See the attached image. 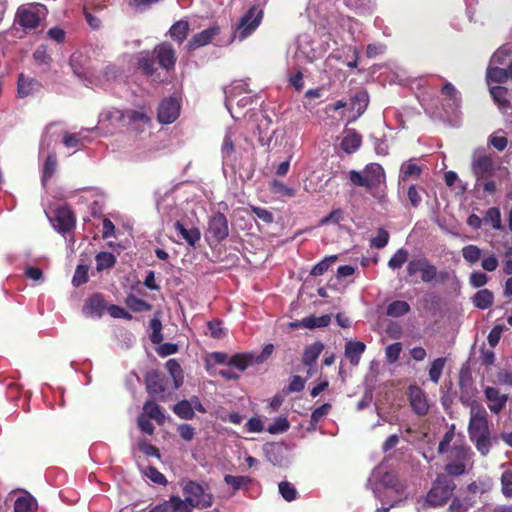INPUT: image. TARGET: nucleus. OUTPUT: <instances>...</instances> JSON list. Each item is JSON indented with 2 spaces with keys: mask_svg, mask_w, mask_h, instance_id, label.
<instances>
[{
  "mask_svg": "<svg viewBox=\"0 0 512 512\" xmlns=\"http://www.w3.org/2000/svg\"><path fill=\"white\" fill-rule=\"evenodd\" d=\"M252 364V356L248 354H235L229 361L228 365L244 371L249 365Z\"/></svg>",
  "mask_w": 512,
  "mask_h": 512,
  "instance_id": "53",
  "label": "nucleus"
},
{
  "mask_svg": "<svg viewBox=\"0 0 512 512\" xmlns=\"http://www.w3.org/2000/svg\"><path fill=\"white\" fill-rule=\"evenodd\" d=\"M422 172V168L416 163L415 159H410L403 163L400 169L399 183L409 178H418Z\"/></svg>",
  "mask_w": 512,
  "mask_h": 512,
  "instance_id": "31",
  "label": "nucleus"
},
{
  "mask_svg": "<svg viewBox=\"0 0 512 512\" xmlns=\"http://www.w3.org/2000/svg\"><path fill=\"white\" fill-rule=\"evenodd\" d=\"M225 93V106L232 118L239 119V116L233 112V101L236 97L242 94H249L248 83L243 80L234 81L230 86L224 89Z\"/></svg>",
  "mask_w": 512,
  "mask_h": 512,
  "instance_id": "16",
  "label": "nucleus"
},
{
  "mask_svg": "<svg viewBox=\"0 0 512 512\" xmlns=\"http://www.w3.org/2000/svg\"><path fill=\"white\" fill-rule=\"evenodd\" d=\"M53 228L64 235L75 227V217L66 206H59L51 214H47Z\"/></svg>",
  "mask_w": 512,
  "mask_h": 512,
  "instance_id": "13",
  "label": "nucleus"
},
{
  "mask_svg": "<svg viewBox=\"0 0 512 512\" xmlns=\"http://www.w3.org/2000/svg\"><path fill=\"white\" fill-rule=\"evenodd\" d=\"M278 491L281 497L287 502L296 500L299 495L295 486L288 481H281L278 484Z\"/></svg>",
  "mask_w": 512,
  "mask_h": 512,
  "instance_id": "46",
  "label": "nucleus"
},
{
  "mask_svg": "<svg viewBox=\"0 0 512 512\" xmlns=\"http://www.w3.org/2000/svg\"><path fill=\"white\" fill-rule=\"evenodd\" d=\"M37 500L29 493L18 496L13 505V512H37Z\"/></svg>",
  "mask_w": 512,
  "mask_h": 512,
  "instance_id": "25",
  "label": "nucleus"
},
{
  "mask_svg": "<svg viewBox=\"0 0 512 512\" xmlns=\"http://www.w3.org/2000/svg\"><path fill=\"white\" fill-rule=\"evenodd\" d=\"M468 434L481 455L486 456L490 451L491 442L487 412L483 407H471Z\"/></svg>",
  "mask_w": 512,
  "mask_h": 512,
  "instance_id": "2",
  "label": "nucleus"
},
{
  "mask_svg": "<svg viewBox=\"0 0 512 512\" xmlns=\"http://www.w3.org/2000/svg\"><path fill=\"white\" fill-rule=\"evenodd\" d=\"M240 135L233 129H228L222 143L221 155L223 161V171L226 173L227 168L233 172L236 169L237 162V142Z\"/></svg>",
  "mask_w": 512,
  "mask_h": 512,
  "instance_id": "10",
  "label": "nucleus"
},
{
  "mask_svg": "<svg viewBox=\"0 0 512 512\" xmlns=\"http://www.w3.org/2000/svg\"><path fill=\"white\" fill-rule=\"evenodd\" d=\"M389 242V233L384 228H379L377 236L371 239V247L384 248Z\"/></svg>",
  "mask_w": 512,
  "mask_h": 512,
  "instance_id": "62",
  "label": "nucleus"
},
{
  "mask_svg": "<svg viewBox=\"0 0 512 512\" xmlns=\"http://www.w3.org/2000/svg\"><path fill=\"white\" fill-rule=\"evenodd\" d=\"M158 64L166 71L173 70L176 64V52L169 43H162L155 47Z\"/></svg>",
  "mask_w": 512,
  "mask_h": 512,
  "instance_id": "17",
  "label": "nucleus"
},
{
  "mask_svg": "<svg viewBox=\"0 0 512 512\" xmlns=\"http://www.w3.org/2000/svg\"><path fill=\"white\" fill-rule=\"evenodd\" d=\"M321 50L315 46V42L307 34L300 35L296 42L294 58L299 63H312L321 57Z\"/></svg>",
  "mask_w": 512,
  "mask_h": 512,
  "instance_id": "11",
  "label": "nucleus"
},
{
  "mask_svg": "<svg viewBox=\"0 0 512 512\" xmlns=\"http://www.w3.org/2000/svg\"><path fill=\"white\" fill-rule=\"evenodd\" d=\"M173 412L181 419L190 420L194 417L190 400H182L173 407Z\"/></svg>",
  "mask_w": 512,
  "mask_h": 512,
  "instance_id": "47",
  "label": "nucleus"
},
{
  "mask_svg": "<svg viewBox=\"0 0 512 512\" xmlns=\"http://www.w3.org/2000/svg\"><path fill=\"white\" fill-rule=\"evenodd\" d=\"M481 267L487 272H493L497 269L499 261L495 254L484 253L482 256Z\"/></svg>",
  "mask_w": 512,
  "mask_h": 512,
  "instance_id": "61",
  "label": "nucleus"
},
{
  "mask_svg": "<svg viewBox=\"0 0 512 512\" xmlns=\"http://www.w3.org/2000/svg\"><path fill=\"white\" fill-rule=\"evenodd\" d=\"M152 119L144 107L139 109H126L124 126L131 132L139 134L151 126Z\"/></svg>",
  "mask_w": 512,
  "mask_h": 512,
  "instance_id": "12",
  "label": "nucleus"
},
{
  "mask_svg": "<svg viewBox=\"0 0 512 512\" xmlns=\"http://www.w3.org/2000/svg\"><path fill=\"white\" fill-rule=\"evenodd\" d=\"M445 364H446L445 357H439L431 363V366L429 369V378L433 383L438 384Z\"/></svg>",
  "mask_w": 512,
  "mask_h": 512,
  "instance_id": "50",
  "label": "nucleus"
},
{
  "mask_svg": "<svg viewBox=\"0 0 512 512\" xmlns=\"http://www.w3.org/2000/svg\"><path fill=\"white\" fill-rule=\"evenodd\" d=\"M454 489L455 484L452 480L446 476H439L427 493L425 502L430 507L443 506L450 498Z\"/></svg>",
  "mask_w": 512,
  "mask_h": 512,
  "instance_id": "6",
  "label": "nucleus"
},
{
  "mask_svg": "<svg viewBox=\"0 0 512 512\" xmlns=\"http://www.w3.org/2000/svg\"><path fill=\"white\" fill-rule=\"evenodd\" d=\"M224 482L232 487L233 491L236 492L240 489H248V486L252 483V478L249 476H234L227 474L224 476Z\"/></svg>",
  "mask_w": 512,
  "mask_h": 512,
  "instance_id": "38",
  "label": "nucleus"
},
{
  "mask_svg": "<svg viewBox=\"0 0 512 512\" xmlns=\"http://www.w3.org/2000/svg\"><path fill=\"white\" fill-rule=\"evenodd\" d=\"M368 102V94L366 92H358L351 99V109L360 116L366 110Z\"/></svg>",
  "mask_w": 512,
  "mask_h": 512,
  "instance_id": "44",
  "label": "nucleus"
},
{
  "mask_svg": "<svg viewBox=\"0 0 512 512\" xmlns=\"http://www.w3.org/2000/svg\"><path fill=\"white\" fill-rule=\"evenodd\" d=\"M453 462L446 464L445 471L451 476H460L466 472V464L473 465V452L468 446H454L450 451Z\"/></svg>",
  "mask_w": 512,
  "mask_h": 512,
  "instance_id": "7",
  "label": "nucleus"
},
{
  "mask_svg": "<svg viewBox=\"0 0 512 512\" xmlns=\"http://www.w3.org/2000/svg\"><path fill=\"white\" fill-rule=\"evenodd\" d=\"M229 235V226L227 217L218 212L212 215L208 221L206 237L208 240H213L217 243L225 240Z\"/></svg>",
  "mask_w": 512,
  "mask_h": 512,
  "instance_id": "15",
  "label": "nucleus"
},
{
  "mask_svg": "<svg viewBox=\"0 0 512 512\" xmlns=\"http://www.w3.org/2000/svg\"><path fill=\"white\" fill-rule=\"evenodd\" d=\"M331 322V316L330 315H322V316H309L306 318H303L301 320V323L303 325V328L313 330L316 328H324L327 327Z\"/></svg>",
  "mask_w": 512,
  "mask_h": 512,
  "instance_id": "35",
  "label": "nucleus"
},
{
  "mask_svg": "<svg viewBox=\"0 0 512 512\" xmlns=\"http://www.w3.org/2000/svg\"><path fill=\"white\" fill-rule=\"evenodd\" d=\"M361 145V136L355 131L348 130L343 136L340 147L347 154H352L359 149Z\"/></svg>",
  "mask_w": 512,
  "mask_h": 512,
  "instance_id": "28",
  "label": "nucleus"
},
{
  "mask_svg": "<svg viewBox=\"0 0 512 512\" xmlns=\"http://www.w3.org/2000/svg\"><path fill=\"white\" fill-rule=\"evenodd\" d=\"M290 427L289 421L286 417H277L272 424L267 427V432L272 435H277L286 432Z\"/></svg>",
  "mask_w": 512,
  "mask_h": 512,
  "instance_id": "55",
  "label": "nucleus"
},
{
  "mask_svg": "<svg viewBox=\"0 0 512 512\" xmlns=\"http://www.w3.org/2000/svg\"><path fill=\"white\" fill-rule=\"evenodd\" d=\"M337 260V256L336 255H330V256H327L325 257L324 259H322L320 262H318L317 264H315L311 271H310V274L312 276H321L323 275L329 268L330 266L336 262Z\"/></svg>",
  "mask_w": 512,
  "mask_h": 512,
  "instance_id": "52",
  "label": "nucleus"
},
{
  "mask_svg": "<svg viewBox=\"0 0 512 512\" xmlns=\"http://www.w3.org/2000/svg\"><path fill=\"white\" fill-rule=\"evenodd\" d=\"M125 113L126 109L121 110L113 107L103 109L99 114V123H109L113 127H117L118 125L124 126Z\"/></svg>",
  "mask_w": 512,
  "mask_h": 512,
  "instance_id": "23",
  "label": "nucleus"
},
{
  "mask_svg": "<svg viewBox=\"0 0 512 512\" xmlns=\"http://www.w3.org/2000/svg\"><path fill=\"white\" fill-rule=\"evenodd\" d=\"M188 30L189 23L185 20H179L171 26L169 34L173 40L182 43L187 37Z\"/></svg>",
  "mask_w": 512,
  "mask_h": 512,
  "instance_id": "39",
  "label": "nucleus"
},
{
  "mask_svg": "<svg viewBox=\"0 0 512 512\" xmlns=\"http://www.w3.org/2000/svg\"><path fill=\"white\" fill-rule=\"evenodd\" d=\"M166 368L174 379L175 387L178 388L182 382V369L175 359H169L166 362Z\"/></svg>",
  "mask_w": 512,
  "mask_h": 512,
  "instance_id": "56",
  "label": "nucleus"
},
{
  "mask_svg": "<svg viewBox=\"0 0 512 512\" xmlns=\"http://www.w3.org/2000/svg\"><path fill=\"white\" fill-rule=\"evenodd\" d=\"M154 58L150 52H141L138 55V67L147 76H154L156 72Z\"/></svg>",
  "mask_w": 512,
  "mask_h": 512,
  "instance_id": "32",
  "label": "nucleus"
},
{
  "mask_svg": "<svg viewBox=\"0 0 512 512\" xmlns=\"http://www.w3.org/2000/svg\"><path fill=\"white\" fill-rule=\"evenodd\" d=\"M144 475L155 484L165 485L167 483L165 476L153 466H148L144 470Z\"/></svg>",
  "mask_w": 512,
  "mask_h": 512,
  "instance_id": "60",
  "label": "nucleus"
},
{
  "mask_svg": "<svg viewBox=\"0 0 512 512\" xmlns=\"http://www.w3.org/2000/svg\"><path fill=\"white\" fill-rule=\"evenodd\" d=\"M502 492L506 497H512V471H504L501 476Z\"/></svg>",
  "mask_w": 512,
  "mask_h": 512,
  "instance_id": "64",
  "label": "nucleus"
},
{
  "mask_svg": "<svg viewBox=\"0 0 512 512\" xmlns=\"http://www.w3.org/2000/svg\"><path fill=\"white\" fill-rule=\"evenodd\" d=\"M175 203L172 195H166L161 201L157 203L158 211L166 214L169 218L177 215V209L173 206Z\"/></svg>",
  "mask_w": 512,
  "mask_h": 512,
  "instance_id": "49",
  "label": "nucleus"
},
{
  "mask_svg": "<svg viewBox=\"0 0 512 512\" xmlns=\"http://www.w3.org/2000/svg\"><path fill=\"white\" fill-rule=\"evenodd\" d=\"M183 494L190 505L196 509L208 508L213 503V495L208 488L195 481H189L183 486Z\"/></svg>",
  "mask_w": 512,
  "mask_h": 512,
  "instance_id": "8",
  "label": "nucleus"
},
{
  "mask_svg": "<svg viewBox=\"0 0 512 512\" xmlns=\"http://www.w3.org/2000/svg\"><path fill=\"white\" fill-rule=\"evenodd\" d=\"M512 46L503 45L501 46L491 57L490 65L497 66L505 64L506 58L510 55Z\"/></svg>",
  "mask_w": 512,
  "mask_h": 512,
  "instance_id": "58",
  "label": "nucleus"
},
{
  "mask_svg": "<svg viewBox=\"0 0 512 512\" xmlns=\"http://www.w3.org/2000/svg\"><path fill=\"white\" fill-rule=\"evenodd\" d=\"M174 227L178 234L191 246L200 240V231L197 228H186L180 221H176Z\"/></svg>",
  "mask_w": 512,
  "mask_h": 512,
  "instance_id": "30",
  "label": "nucleus"
},
{
  "mask_svg": "<svg viewBox=\"0 0 512 512\" xmlns=\"http://www.w3.org/2000/svg\"><path fill=\"white\" fill-rule=\"evenodd\" d=\"M323 349L324 345L319 341L307 346L303 352L302 363L307 367L316 365L317 359L319 358Z\"/></svg>",
  "mask_w": 512,
  "mask_h": 512,
  "instance_id": "27",
  "label": "nucleus"
},
{
  "mask_svg": "<svg viewBox=\"0 0 512 512\" xmlns=\"http://www.w3.org/2000/svg\"><path fill=\"white\" fill-rule=\"evenodd\" d=\"M409 396L412 410L419 416L426 415L429 405L423 390L417 386H411Z\"/></svg>",
  "mask_w": 512,
  "mask_h": 512,
  "instance_id": "19",
  "label": "nucleus"
},
{
  "mask_svg": "<svg viewBox=\"0 0 512 512\" xmlns=\"http://www.w3.org/2000/svg\"><path fill=\"white\" fill-rule=\"evenodd\" d=\"M410 311V305L403 300H396L391 302L387 309L386 314L390 317H401Z\"/></svg>",
  "mask_w": 512,
  "mask_h": 512,
  "instance_id": "42",
  "label": "nucleus"
},
{
  "mask_svg": "<svg viewBox=\"0 0 512 512\" xmlns=\"http://www.w3.org/2000/svg\"><path fill=\"white\" fill-rule=\"evenodd\" d=\"M143 411L146 417L154 419L158 424H162L164 422L165 416L161 411L160 406L154 401H147L143 406Z\"/></svg>",
  "mask_w": 512,
  "mask_h": 512,
  "instance_id": "41",
  "label": "nucleus"
},
{
  "mask_svg": "<svg viewBox=\"0 0 512 512\" xmlns=\"http://www.w3.org/2000/svg\"><path fill=\"white\" fill-rule=\"evenodd\" d=\"M441 94L444 96V101L446 102V105L452 111H456L459 109L461 105V95L452 83L446 82L441 89Z\"/></svg>",
  "mask_w": 512,
  "mask_h": 512,
  "instance_id": "24",
  "label": "nucleus"
},
{
  "mask_svg": "<svg viewBox=\"0 0 512 512\" xmlns=\"http://www.w3.org/2000/svg\"><path fill=\"white\" fill-rule=\"evenodd\" d=\"M125 304L133 312L150 311L152 309L151 304L138 298L137 296H135L133 294H129L126 297Z\"/></svg>",
  "mask_w": 512,
  "mask_h": 512,
  "instance_id": "43",
  "label": "nucleus"
},
{
  "mask_svg": "<svg viewBox=\"0 0 512 512\" xmlns=\"http://www.w3.org/2000/svg\"><path fill=\"white\" fill-rule=\"evenodd\" d=\"M365 348V344L361 341H348L346 343L345 355L352 365H358Z\"/></svg>",
  "mask_w": 512,
  "mask_h": 512,
  "instance_id": "29",
  "label": "nucleus"
},
{
  "mask_svg": "<svg viewBox=\"0 0 512 512\" xmlns=\"http://www.w3.org/2000/svg\"><path fill=\"white\" fill-rule=\"evenodd\" d=\"M508 72L504 68H500L494 65H490L487 68L486 80L487 83H503L508 79Z\"/></svg>",
  "mask_w": 512,
  "mask_h": 512,
  "instance_id": "40",
  "label": "nucleus"
},
{
  "mask_svg": "<svg viewBox=\"0 0 512 512\" xmlns=\"http://www.w3.org/2000/svg\"><path fill=\"white\" fill-rule=\"evenodd\" d=\"M95 261L97 270L103 271L115 265L116 257L110 252L101 251L96 255Z\"/></svg>",
  "mask_w": 512,
  "mask_h": 512,
  "instance_id": "45",
  "label": "nucleus"
},
{
  "mask_svg": "<svg viewBox=\"0 0 512 512\" xmlns=\"http://www.w3.org/2000/svg\"><path fill=\"white\" fill-rule=\"evenodd\" d=\"M437 278V268L434 264H432L428 259L423 266L421 272V280L424 283H432Z\"/></svg>",
  "mask_w": 512,
  "mask_h": 512,
  "instance_id": "59",
  "label": "nucleus"
},
{
  "mask_svg": "<svg viewBox=\"0 0 512 512\" xmlns=\"http://www.w3.org/2000/svg\"><path fill=\"white\" fill-rule=\"evenodd\" d=\"M494 301L493 293L488 289H480L472 298V302L478 309L485 310L489 308Z\"/></svg>",
  "mask_w": 512,
  "mask_h": 512,
  "instance_id": "33",
  "label": "nucleus"
},
{
  "mask_svg": "<svg viewBox=\"0 0 512 512\" xmlns=\"http://www.w3.org/2000/svg\"><path fill=\"white\" fill-rule=\"evenodd\" d=\"M408 260V251L405 248H399L388 261V267L392 270L400 269Z\"/></svg>",
  "mask_w": 512,
  "mask_h": 512,
  "instance_id": "51",
  "label": "nucleus"
},
{
  "mask_svg": "<svg viewBox=\"0 0 512 512\" xmlns=\"http://www.w3.org/2000/svg\"><path fill=\"white\" fill-rule=\"evenodd\" d=\"M463 259L469 265L476 264L483 256L484 252L477 245L469 244L462 248L461 250Z\"/></svg>",
  "mask_w": 512,
  "mask_h": 512,
  "instance_id": "37",
  "label": "nucleus"
},
{
  "mask_svg": "<svg viewBox=\"0 0 512 512\" xmlns=\"http://www.w3.org/2000/svg\"><path fill=\"white\" fill-rule=\"evenodd\" d=\"M324 20L329 27V36L340 37L347 49V55L344 58H342L340 53H335L334 57L342 60L347 67L356 68L359 50L352 43L360 40L362 33L361 24L356 19L343 15H330L324 18Z\"/></svg>",
  "mask_w": 512,
  "mask_h": 512,
  "instance_id": "1",
  "label": "nucleus"
},
{
  "mask_svg": "<svg viewBox=\"0 0 512 512\" xmlns=\"http://www.w3.org/2000/svg\"><path fill=\"white\" fill-rule=\"evenodd\" d=\"M489 281L488 276L480 271H474L469 276V284L473 288H481L485 286Z\"/></svg>",
  "mask_w": 512,
  "mask_h": 512,
  "instance_id": "63",
  "label": "nucleus"
},
{
  "mask_svg": "<svg viewBox=\"0 0 512 512\" xmlns=\"http://www.w3.org/2000/svg\"><path fill=\"white\" fill-rule=\"evenodd\" d=\"M180 111L181 101L177 97L164 98L157 109V120L162 125L171 124L178 119Z\"/></svg>",
  "mask_w": 512,
  "mask_h": 512,
  "instance_id": "14",
  "label": "nucleus"
},
{
  "mask_svg": "<svg viewBox=\"0 0 512 512\" xmlns=\"http://www.w3.org/2000/svg\"><path fill=\"white\" fill-rule=\"evenodd\" d=\"M220 33V28L213 25L197 34H195L187 43V49L192 51L206 46Z\"/></svg>",
  "mask_w": 512,
  "mask_h": 512,
  "instance_id": "18",
  "label": "nucleus"
},
{
  "mask_svg": "<svg viewBox=\"0 0 512 512\" xmlns=\"http://www.w3.org/2000/svg\"><path fill=\"white\" fill-rule=\"evenodd\" d=\"M490 94L502 112H506L510 108L508 99L509 91L507 88L503 86H491Z\"/></svg>",
  "mask_w": 512,
  "mask_h": 512,
  "instance_id": "26",
  "label": "nucleus"
},
{
  "mask_svg": "<svg viewBox=\"0 0 512 512\" xmlns=\"http://www.w3.org/2000/svg\"><path fill=\"white\" fill-rule=\"evenodd\" d=\"M105 309L106 304L103 296L99 293H96L86 300L82 311L87 317L100 318L103 315Z\"/></svg>",
  "mask_w": 512,
  "mask_h": 512,
  "instance_id": "20",
  "label": "nucleus"
},
{
  "mask_svg": "<svg viewBox=\"0 0 512 512\" xmlns=\"http://www.w3.org/2000/svg\"><path fill=\"white\" fill-rule=\"evenodd\" d=\"M263 8L260 4L251 6L240 18L234 33L233 39L243 41L251 36L263 19Z\"/></svg>",
  "mask_w": 512,
  "mask_h": 512,
  "instance_id": "4",
  "label": "nucleus"
},
{
  "mask_svg": "<svg viewBox=\"0 0 512 512\" xmlns=\"http://www.w3.org/2000/svg\"><path fill=\"white\" fill-rule=\"evenodd\" d=\"M472 171L477 179L476 187L480 186V181L488 180L493 177L495 165L492 156L487 154L485 149L480 148L475 150L473 154Z\"/></svg>",
  "mask_w": 512,
  "mask_h": 512,
  "instance_id": "9",
  "label": "nucleus"
},
{
  "mask_svg": "<svg viewBox=\"0 0 512 512\" xmlns=\"http://www.w3.org/2000/svg\"><path fill=\"white\" fill-rule=\"evenodd\" d=\"M349 180L353 185L364 187L374 194V191L385 182V172L380 164L370 163L366 165L363 172L350 170Z\"/></svg>",
  "mask_w": 512,
  "mask_h": 512,
  "instance_id": "3",
  "label": "nucleus"
},
{
  "mask_svg": "<svg viewBox=\"0 0 512 512\" xmlns=\"http://www.w3.org/2000/svg\"><path fill=\"white\" fill-rule=\"evenodd\" d=\"M150 329L152 333L150 335V340L153 344H160L163 340L162 335V323L158 317H153L150 321Z\"/></svg>",
  "mask_w": 512,
  "mask_h": 512,
  "instance_id": "57",
  "label": "nucleus"
},
{
  "mask_svg": "<svg viewBox=\"0 0 512 512\" xmlns=\"http://www.w3.org/2000/svg\"><path fill=\"white\" fill-rule=\"evenodd\" d=\"M41 89V83L30 77H26L24 74H19L17 82V93L20 98H25L39 92Z\"/></svg>",
  "mask_w": 512,
  "mask_h": 512,
  "instance_id": "21",
  "label": "nucleus"
},
{
  "mask_svg": "<svg viewBox=\"0 0 512 512\" xmlns=\"http://www.w3.org/2000/svg\"><path fill=\"white\" fill-rule=\"evenodd\" d=\"M173 509V512H192V505L187 501V497L184 496V499L179 496H171L169 500H167Z\"/></svg>",
  "mask_w": 512,
  "mask_h": 512,
  "instance_id": "54",
  "label": "nucleus"
},
{
  "mask_svg": "<svg viewBox=\"0 0 512 512\" xmlns=\"http://www.w3.org/2000/svg\"><path fill=\"white\" fill-rule=\"evenodd\" d=\"M485 224H490L494 230H501V213L499 208L491 207L489 208L483 217Z\"/></svg>",
  "mask_w": 512,
  "mask_h": 512,
  "instance_id": "48",
  "label": "nucleus"
},
{
  "mask_svg": "<svg viewBox=\"0 0 512 512\" xmlns=\"http://www.w3.org/2000/svg\"><path fill=\"white\" fill-rule=\"evenodd\" d=\"M485 397L488 401V407L491 412L498 414L507 402V395L501 394L497 388L487 387L484 390Z\"/></svg>",
  "mask_w": 512,
  "mask_h": 512,
  "instance_id": "22",
  "label": "nucleus"
},
{
  "mask_svg": "<svg viewBox=\"0 0 512 512\" xmlns=\"http://www.w3.org/2000/svg\"><path fill=\"white\" fill-rule=\"evenodd\" d=\"M46 15L47 9L42 4L23 5L20 6L16 12L15 23L24 30H32L39 26Z\"/></svg>",
  "mask_w": 512,
  "mask_h": 512,
  "instance_id": "5",
  "label": "nucleus"
},
{
  "mask_svg": "<svg viewBox=\"0 0 512 512\" xmlns=\"http://www.w3.org/2000/svg\"><path fill=\"white\" fill-rule=\"evenodd\" d=\"M344 4L357 14H370L374 8L373 0H344Z\"/></svg>",
  "mask_w": 512,
  "mask_h": 512,
  "instance_id": "34",
  "label": "nucleus"
},
{
  "mask_svg": "<svg viewBox=\"0 0 512 512\" xmlns=\"http://www.w3.org/2000/svg\"><path fill=\"white\" fill-rule=\"evenodd\" d=\"M57 168V157L55 152H49L46 156V159L43 163L42 167V184L45 185L46 182L53 176Z\"/></svg>",
  "mask_w": 512,
  "mask_h": 512,
  "instance_id": "36",
  "label": "nucleus"
}]
</instances>
